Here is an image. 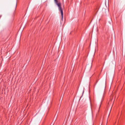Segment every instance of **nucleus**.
<instances>
[{
  "instance_id": "f257e3e1",
  "label": "nucleus",
  "mask_w": 125,
  "mask_h": 125,
  "mask_svg": "<svg viewBox=\"0 0 125 125\" xmlns=\"http://www.w3.org/2000/svg\"><path fill=\"white\" fill-rule=\"evenodd\" d=\"M114 101V100H113V98H112V99H110V100L108 102L107 105L108 111L109 110V111H110L111 110Z\"/></svg>"
},
{
  "instance_id": "f03ea898",
  "label": "nucleus",
  "mask_w": 125,
  "mask_h": 125,
  "mask_svg": "<svg viewBox=\"0 0 125 125\" xmlns=\"http://www.w3.org/2000/svg\"><path fill=\"white\" fill-rule=\"evenodd\" d=\"M59 10L61 12V16H62V21L63 19V16L62 9H61L60 10Z\"/></svg>"
},
{
  "instance_id": "7ed1b4c3",
  "label": "nucleus",
  "mask_w": 125,
  "mask_h": 125,
  "mask_svg": "<svg viewBox=\"0 0 125 125\" xmlns=\"http://www.w3.org/2000/svg\"><path fill=\"white\" fill-rule=\"evenodd\" d=\"M56 5L58 6V7L59 10L62 9L61 6V3H60L59 2V3H57Z\"/></svg>"
},
{
  "instance_id": "20e7f679",
  "label": "nucleus",
  "mask_w": 125,
  "mask_h": 125,
  "mask_svg": "<svg viewBox=\"0 0 125 125\" xmlns=\"http://www.w3.org/2000/svg\"><path fill=\"white\" fill-rule=\"evenodd\" d=\"M54 1L56 4L57 3H59L58 2V1L57 0H54Z\"/></svg>"
},
{
  "instance_id": "39448f33",
  "label": "nucleus",
  "mask_w": 125,
  "mask_h": 125,
  "mask_svg": "<svg viewBox=\"0 0 125 125\" xmlns=\"http://www.w3.org/2000/svg\"><path fill=\"white\" fill-rule=\"evenodd\" d=\"M91 66H92V65H91V64H90V69L91 68Z\"/></svg>"
},
{
  "instance_id": "423d86ee",
  "label": "nucleus",
  "mask_w": 125,
  "mask_h": 125,
  "mask_svg": "<svg viewBox=\"0 0 125 125\" xmlns=\"http://www.w3.org/2000/svg\"><path fill=\"white\" fill-rule=\"evenodd\" d=\"M16 6H17V3H16Z\"/></svg>"
},
{
  "instance_id": "0eeeda50",
  "label": "nucleus",
  "mask_w": 125,
  "mask_h": 125,
  "mask_svg": "<svg viewBox=\"0 0 125 125\" xmlns=\"http://www.w3.org/2000/svg\"><path fill=\"white\" fill-rule=\"evenodd\" d=\"M88 65H87L86 66V67H88Z\"/></svg>"
}]
</instances>
